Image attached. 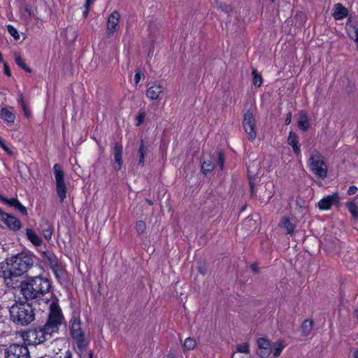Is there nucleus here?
Listing matches in <instances>:
<instances>
[{
  "instance_id": "nucleus-32",
  "label": "nucleus",
  "mask_w": 358,
  "mask_h": 358,
  "mask_svg": "<svg viewBox=\"0 0 358 358\" xmlns=\"http://www.w3.org/2000/svg\"><path fill=\"white\" fill-rule=\"evenodd\" d=\"M14 58H15V61L16 64L20 67L23 69L27 72H29V73L31 72V69L27 66V64L24 63V62L23 61L22 58L21 57V56L19 54L15 53L14 54Z\"/></svg>"
},
{
  "instance_id": "nucleus-59",
  "label": "nucleus",
  "mask_w": 358,
  "mask_h": 358,
  "mask_svg": "<svg viewBox=\"0 0 358 358\" xmlns=\"http://www.w3.org/2000/svg\"><path fill=\"white\" fill-rule=\"evenodd\" d=\"M89 357L90 358H93V353L92 352H90Z\"/></svg>"
},
{
  "instance_id": "nucleus-50",
  "label": "nucleus",
  "mask_w": 358,
  "mask_h": 358,
  "mask_svg": "<svg viewBox=\"0 0 358 358\" xmlns=\"http://www.w3.org/2000/svg\"><path fill=\"white\" fill-rule=\"evenodd\" d=\"M140 80H141V74H140V72L138 71L137 72H136V73L134 75V81H135L136 85L138 84Z\"/></svg>"
},
{
  "instance_id": "nucleus-5",
  "label": "nucleus",
  "mask_w": 358,
  "mask_h": 358,
  "mask_svg": "<svg viewBox=\"0 0 358 358\" xmlns=\"http://www.w3.org/2000/svg\"><path fill=\"white\" fill-rule=\"evenodd\" d=\"M53 335L43 326L24 331L22 337L28 345H36L50 339Z\"/></svg>"
},
{
  "instance_id": "nucleus-27",
  "label": "nucleus",
  "mask_w": 358,
  "mask_h": 358,
  "mask_svg": "<svg viewBox=\"0 0 358 358\" xmlns=\"http://www.w3.org/2000/svg\"><path fill=\"white\" fill-rule=\"evenodd\" d=\"M1 118L9 124H13L15 120V114L7 108H2L1 110Z\"/></svg>"
},
{
  "instance_id": "nucleus-17",
  "label": "nucleus",
  "mask_w": 358,
  "mask_h": 358,
  "mask_svg": "<svg viewBox=\"0 0 358 358\" xmlns=\"http://www.w3.org/2000/svg\"><path fill=\"white\" fill-rule=\"evenodd\" d=\"M42 257L45 264L50 268L55 267L56 265L61 262L57 256L52 252H43Z\"/></svg>"
},
{
  "instance_id": "nucleus-54",
  "label": "nucleus",
  "mask_w": 358,
  "mask_h": 358,
  "mask_svg": "<svg viewBox=\"0 0 358 358\" xmlns=\"http://www.w3.org/2000/svg\"><path fill=\"white\" fill-rule=\"evenodd\" d=\"M220 8H222V10H224L227 13L231 11V8L229 6H225L224 8V7H220Z\"/></svg>"
},
{
  "instance_id": "nucleus-23",
  "label": "nucleus",
  "mask_w": 358,
  "mask_h": 358,
  "mask_svg": "<svg viewBox=\"0 0 358 358\" xmlns=\"http://www.w3.org/2000/svg\"><path fill=\"white\" fill-rule=\"evenodd\" d=\"M26 235L28 240L35 246H41L42 244V239L32 229H26Z\"/></svg>"
},
{
  "instance_id": "nucleus-35",
  "label": "nucleus",
  "mask_w": 358,
  "mask_h": 358,
  "mask_svg": "<svg viewBox=\"0 0 358 358\" xmlns=\"http://www.w3.org/2000/svg\"><path fill=\"white\" fill-rule=\"evenodd\" d=\"M284 348H285V346L281 341H277L275 343V345L273 349V356L275 357H278L280 355V353Z\"/></svg>"
},
{
  "instance_id": "nucleus-14",
  "label": "nucleus",
  "mask_w": 358,
  "mask_h": 358,
  "mask_svg": "<svg viewBox=\"0 0 358 358\" xmlns=\"http://www.w3.org/2000/svg\"><path fill=\"white\" fill-rule=\"evenodd\" d=\"M257 344L258 346L257 354L262 358H267L271 353L269 341L264 338H260L257 340Z\"/></svg>"
},
{
  "instance_id": "nucleus-34",
  "label": "nucleus",
  "mask_w": 358,
  "mask_h": 358,
  "mask_svg": "<svg viewBox=\"0 0 358 358\" xmlns=\"http://www.w3.org/2000/svg\"><path fill=\"white\" fill-rule=\"evenodd\" d=\"M196 345V342L194 338L189 337L187 338L183 343V347L187 350H193Z\"/></svg>"
},
{
  "instance_id": "nucleus-30",
  "label": "nucleus",
  "mask_w": 358,
  "mask_h": 358,
  "mask_svg": "<svg viewBox=\"0 0 358 358\" xmlns=\"http://www.w3.org/2000/svg\"><path fill=\"white\" fill-rule=\"evenodd\" d=\"M313 322L312 320H306L301 327L303 334L305 336L309 335L313 329Z\"/></svg>"
},
{
  "instance_id": "nucleus-21",
  "label": "nucleus",
  "mask_w": 358,
  "mask_h": 358,
  "mask_svg": "<svg viewBox=\"0 0 358 358\" xmlns=\"http://www.w3.org/2000/svg\"><path fill=\"white\" fill-rule=\"evenodd\" d=\"M148 151V146L145 145L143 140H141L139 148L136 152V157L138 158V163L140 166H143L145 163V155Z\"/></svg>"
},
{
  "instance_id": "nucleus-58",
  "label": "nucleus",
  "mask_w": 358,
  "mask_h": 358,
  "mask_svg": "<svg viewBox=\"0 0 358 358\" xmlns=\"http://www.w3.org/2000/svg\"><path fill=\"white\" fill-rule=\"evenodd\" d=\"M3 62V57H2L1 53L0 52V63H1Z\"/></svg>"
},
{
  "instance_id": "nucleus-13",
  "label": "nucleus",
  "mask_w": 358,
  "mask_h": 358,
  "mask_svg": "<svg viewBox=\"0 0 358 358\" xmlns=\"http://www.w3.org/2000/svg\"><path fill=\"white\" fill-rule=\"evenodd\" d=\"M163 90L164 87L160 82H153L146 91V96L151 100H157L159 98Z\"/></svg>"
},
{
  "instance_id": "nucleus-60",
  "label": "nucleus",
  "mask_w": 358,
  "mask_h": 358,
  "mask_svg": "<svg viewBox=\"0 0 358 358\" xmlns=\"http://www.w3.org/2000/svg\"><path fill=\"white\" fill-rule=\"evenodd\" d=\"M275 0H271V3H274Z\"/></svg>"
},
{
  "instance_id": "nucleus-48",
  "label": "nucleus",
  "mask_w": 358,
  "mask_h": 358,
  "mask_svg": "<svg viewBox=\"0 0 358 358\" xmlns=\"http://www.w3.org/2000/svg\"><path fill=\"white\" fill-rule=\"evenodd\" d=\"M251 269L255 273H258L259 271V267L257 263H253L251 265Z\"/></svg>"
},
{
  "instance_id": "nucleus-56",
  "label": "nucleus",
  "mask_w": 358,
  "mask_h": 358,
  "mask_svg": "<svg viewBox=\"0 0 358 358\" xmlns=\"http://www.w3.org/2000/svg\"><path fill=\"white\" fill-rule=\"evenodd\" d=\"M353 357L354 358H358V348L354 351Z\"/></svg>"
},
{
  "instance_id": "nucleus-39",
  "label": "nucleus",
  "mask_w": 358,
  "mask_h": 358,
  "mask_svg": "<svg viewBox=\"0 0 358 358\" xmlns=\"http://www.w3.org/2000/svg\"><path fill=\"white\" fill-rule=\"evenodd\" d=\"M7 31L15 38V40L17 41L20 39L19 33L13 25H7Z\"/></svg>"
},
{
  "instance_id": "nucleus-33",
  "label": "nucleus",
  "mask_w": 358,
  "mask_h": 358,
  "mask_svg": "<svg viewBox=\"0 0 358 358\" xmlns=\"http://www.w3.org/2000/svg\"><path fill=\"white\" fill-rule=\"evenodd\" d=\"M252 76L254 85L256 87H260L262 84V77L259 74L257 69H252Z\"/></svg>"
},
{
  "instance_id": "nucleus-42",
  "label": "nucleus",
  "mask_w": 358,
  "mask_h": 358,
  "mask_svg": "<svg viewBox=\"0 0 358 358\" xmlns=\"http://www.w3.org/2000/svg\"><path fill=\"white\" fill-rule=\"evenodd\" d=\"M217 164H218L220 169L222 171L224 168V159L221 152H219V154H218Z\"/></svg>"
},
{
  "instance_id": "nucleus-20",
  "label": "nucleus",
  "mask_w": 358,
  "mask_h": 358,
  "mask_svg": "<svg viewBox=\"0 0 358 358\" xmlns=\"http://www.w3.org/2000/svg\"><path fill=\"white\" fill-rule=\"evenodd\" d=\"M288 144L292 146L293 152L298 157L301 155V149L299 146V139L296 134L293 131H290L289 133V136L287 138Z\"/></svg>"
},
{
  "instance_id": "nucleus-3",
  "label": "nucleus",
  "mask_w": 358,
  "mask_h": 358,
  "mask_svg": "<svg viewBox=\"0 0 358 358\" xmlns=\"http://www.w3.org/2000/svg\"><path fill=\"white\" fill-rule=\"evenodd\" d=\"M43 300L45 303L50 301L47 321L43 326L54 335L58 333L59 327L64 324V317L56 297H52L51 300L46 297Z\"/></svg>"
},
{
  "instance_id": "nucleus-9",
  "label": "nucleus",
  "mask_w": 358,
  "mask_h": 358,
  "mask_svg": "<svg viewBox=\"0 0 358 358\" xmlns=\"http://www.w3.org/2000/svg\"><path fill=\"white\" fill-rule=\"evenodd\" d=\"M243 127L247 134L248 140L253 141L257 137L256 120L252 113L250 110L247 111L244 115Z\"/></svg>"
},
{
  "instance_id": "nucleus-47",
  "label": "nucleus",
  "mask_w": 358,
  "mask_h": 358,
  "mask_svg": "<svg viewBox=\"0 0 358 358\" xmlns=\"http://www.w3.org/2000/svg\"><path fill=\"white\" fill-rule=\"evenodd\" d=\"M3 69H4V73L7 76L10 77L11 76V72H10V68H9L8 65L7 64V63H4Z\"/></svg>"
},
{
  "instance_id": "nucleus-1",
  "label": "nucleus",
  "mask_w": 358,
  "mask_h": 358,
  "mask_svg": "<svg viewBox=\"0 0 358 358\" xmlns=\"http://www.w3.org/2000/svg\"><path fill=\"white\" fill-rule=\"evenodd\" d=\"M50 280L48 278L37 275L30 277L27 281L22 282L20 294L27 301L40 300L50 294Z\"/></svg>"
},
{
  "instance_id": "nucleus-57",
  "label": "nucleus",
  "mask_w": 358,
  "mask_h": 358,
  "mask_svg": "<svg viewBox=\"0 0 358 358\" xmlns=\"http://www.w3.org/2000/svg\"><path fill=\"white\" fill-rule=\"evenodd\" d=\"M145 201H146V202L148 203V205H150V206H152V205H153V202H152L151 200H150V199H145Z\"/></svg>"
},
{
  "instance_id": "nucleus-44",
  "label": "nucleus",
  "mask_w": 358,
  "mask_h": 358,
  "mask_svg": "<svg viewBox=\"0 0 358 358\" xmlns=\"http://www.w3.org/2000/svg\"><path fill=\"white\" fill-rule=\"evenodd\" d=\"M255 164H257V165H259V162H252V166L251 164H249L248 166V174L250 176V177L252 176V175H255V171H252V166Z\"/></svg>"
},
{
  "instance_id": "nucleus-12",
  "label": "nucleus",
  "mask_w": 358,
  "mask_h": 358,
  "mask_svg": "<svg viewBox=\"0 0 358 358\" xmlns=\"http://www.w3.org/2000/svg\"><path fill=\"white\" fill-rule=\"evenodd\" d=\"M1 220L7 227L12 231H18L22 227L20 220L10 214L2 213Z\"/></svg>"
},
{
  "instance_id": "nucleus-4",
  "label": "nucleus",
  "mask_w": 358,
  "mask_h": 358,
  "mask_svg": "<svg viewBox=\"0 0 358 358\" xmlns=\"http://www.w3.org/2000/svg\"><path fill=\"white\" fill-rule=\"evenodd\" d=\"M7 265L10 266L15 277H19L27 273L33 266L31 257L26 253H19L7 259Z\"/></svg>"
},
{
  "instance_id": "nucleus-29",
  "label": "nucleus",
  "mask_w": 358,
  "mask_h": 358,
  "mask_svg": "<svg viewBox=\"0 0 358 358\" xmlns=\"http://www.w3.org/2000/svg\"><path fill=\"white\" fill-rule=\"evenodd\" d=\"M214 168L215 164L211 160L204 161L201 165V170L205 175L211 173Z\"/></svg>"
},
{
  "instance_id": "nucleus-49",
  "label": "nucleus",
  "mask_w": 358,
  "mask_h": 358,
  "mask_svg": "<svg viewBox=\"0 0 358 358\" xmlns=\"http://www.w3.org/2000/svg\"><path fill=\"white\" fill-rule=\"evenodd\" d=\"M291 121H292V113L289 112L287 114L285 123L286 125H288V124H289L291 123Z\"/></svg>"
},
{
  "instance_id": "nucleus-18",
  "label": "nucleus",
  "mask_w": 358,
  "mask_h": 358,
  "mask_svg": "<svg viewBox=\"0 0 358 358\" xmlns=\"http://www.w3.org/2000/svg\"><path fill=\"white\" fill-rule=\"evenodd\" d=\"M39 227L43 237L47 241H50L52 238V235L54 230L53 226L47 220H43L41 222Z\"/></svg>"
},
{
  "instance_id": "nucleus-8",
  "label": "nucleus",
  "mask_w": 358,
  "mask_h": 358,
  "mask_svg": "<svg viewBox=\"0 0 358 358\" xmlns=\"http://www.w3.org/2000/svg\"><path fill=\"white\" fill-rule=\"evenodd\" d=\"M53 171L56 181V190L60 201L64 202L66 197L67 187L64 182V173L62 167L56 164L53 166Z\"/></svg>"
},
{
  "instance_id": "nucleus-37",
  "label": "nucleus",
  "mask_w": 358,
  "mask_h": 358,
  "mask_svg": "<svg viewBox=\"0 0 358 358\" xmlns=\"http://www.w3.org/2000/svg\"><path fill=\"white\" fill-rule=\"evenodd\" d=\"M236 352L248 354L250 353V347L248 343H244L243 344H238L236 347Z\"/></svg>"
},
{
  "instance_id": "nucleus-43",
  "label": "nucleus",
  "mask_w": 358,
  "mask_h": 358,
  "mask_svg": "<svg viewBox=\"0 0 358 358\" xmlns=\"http://www.w3.org/2000/svg\"><path fill=\"white\" fill-rule=\"evenodd\" d=\"M91 3H92V2H90V1H86V2H85V10L83 11V16L85 17H87V15H88L89 10H90V7Z\"/></svg>"
},
{
  "instance_id": "nucleus-51",
  "label": "nucleus",
  "mask_w": 358,
  "mask_h": 358,
  "mask_svg": "<svg viewBox=\"0 0 358 358\" xmlns=\"http://www.w3.org/2000/svg\"><path fill=\"white\" fill-rule=\"evenodd\" d=\"M23 110H24V115L27 117H29V115H30V112L29 110H28L27 108V106L25 103H23V106H22Z\"/></svg>"
},
{
  "instance_id": "nucleus-41",
  "label": "nucleus",
  "mask_w": 358,
  "mask_h": 358,
  "mask_svg": "<svg viewBox=\"0 0 358 358\" xmlns=\"http://www.w3.org/2000/svg\"><path fill=\"white\" fill-rule=\"evenodd\" d=\"M144 118H145L144 112L139 113L138 115L136 117V124L137 126H140L143 123Z\"/></svg>"
},
{
  "instance_id": "nucleus-7",
  "label": "nucleus",
  "mask_w": 358,
  "mask_h": 358,
  "mask_svg": "<svg viewBox=\"0 0 358 358\" xmlns=\"http://www.w3.org/2000/svg\"><path fill=\"white\" fill-rule=\"evenodd\" d=\"M70 334L80 350L87 348L89 341L81 328V321L78 317H73L70 320Z\"/></svg>"
},
{
  "instance_id": "nucleus-31",
  "label": "nucleus",
  "mask_w": 358,
  "mask_h": 358,
  "mask_svg": "<svg viewBox=\"0 0 358 358\" xmlns=\"http://www.w3.org/2000/svg\"><path fill=\"white\" fill-rule=\"evenodd\" d=\"M348 35L355 41L357 45V50H358V27L355 26H350L348 29Z\"/></svg>"
},
{
  "instance_id": "nucleus-6",
  "label": "nucleus",
  "mask_w": 358,
  "mask_h": 358,
  "mask_svg": "<svg viewBox=\"0 0 358 358\" xmlns=\"http://www.w3.org/2000/svg\"><path fill=\"white\" fill-rule=\"evenodd\" d=\"M308 166L316 177L321 179H324L327 177V165L318 150H315L312 152L310 157L308 161Z\"/></svg>"
},
{
  "instance_id": "nucleus-52",
  "label": "nucleus",
  "mask_w": 358,
  "mask_h": 358,
  "mask_svg": "<svg viewBox=\"0 0 358 358\" xmlns=\"http://www.w3.org/2000/svg\"><path fill=\"white\" fill-rule=\"evenodd\" d=\"M18 103L21 105V106H23V103H25L24 101V96L22 93H20L19 94Z\"/></svg>"
},
{
  "instance_id": "nucleus-45",
  "label": "nucleus",
  "mask_w": 358,
  "mask_h": 358,
  "mask_svg": "<svg viewBox=\"0 0 358 358\" xmlns=\"http://www.w3.org/2000/svg\"><path fill=\"white\" fill-rule=\"evenodd\" d=\"M0 147L8 154L10 155L11 154V151L8 148V147L5 144L4 141H2L1 142H0Z\"/></svg>"
},
{
  "instance_id": "nucleus-46",
  "label": "nucleus",
  "mask_w": 358,
  "mask_h": 358,
  "mask_svg": "<svg viewBox=\"0 0 358 358\" xmlns=\"http://www.w3.org/2000/svg\"><path fill=\"white\" fill-rule=\"evenodd\" d=\"M357 190H358V189L356 186H350L348 190V194L349 195H353V194H356Z\"/></svg>"
},
{
  "instance_id": "nucleus-26",
  "label": "nucleus",
  "mask_w": 358,
  "mask_h": 358,
  "mask_svg": "<svg viewBox=\"0 0 358 358\" xmlns=\"http://www.w3.org/2000/svg\"><path fill=\"white\" fill-rule=\"evenodd\" d=\"M298 127L304 131H307L310 127L309 119L306 113L300 114L298 120Z\"/></svg>"
},
{
  "instance_id": "nucleus-10",
  "label": "nucleus",
  "mask_w": 358,
  "mask_h": 358,
  "mask_svg": "<svg viewBox=\"0 0 358 358\" xmlns=\"http://www.w3.org/2000/svg\"><path fill=\"white\" fill-rule=\"evenodd\" d=\"M6 358H30L27 346L21 344H12L5 350Z\"/></svg>"
},
{
  "instance_id": "nucleus-15",
  "label": "nucleus",
  "mask_w": 358,
  "mask_h": 358,
  "mask_svg": "<svg viewBox=\"0 0 358 358\" xmlns=\"http://www.w3.org/2000/svg\"><path fill=\"white\" fill-rule=\"evenodd\" d=\"M119 23L120 13L117 10H114L109 15L106 22V28L108 35H111L117 31Z\"/></svg>"
},
{
  "instance_id": "nucleus-53",
  "label": "nucleus",
  "mask_w": 358,
  "mask_h": 358,
  "mask_svg": "<svg viewBox=\"0 0 358 358\" xmlns=\"http://www.w3.org/2000/svg\"><path fill=\"white\" fill-rule=\"evenodd\" d=\"M64 358H73V355L70 350L66 352Z\"/></svg>"
},
{
  "instance_id": "nucleus-22",
  "label": "nucleus",
  "mask_w": 358,
  "mask_h": 358,
  "mask_svg": "<svg viewBox=\"0 0 358 358\" xmlns=\"http://www.w3.org/2000/svg\"><path fill=\"white\" fill-rule=\"evenodd\" d=\"M14 276V273L12 272L11 267L9 265H7V268L3 270H0V278H2L4 280V282L7 286H13L12 278Z\"/></svg>"
},
{
  "instance_id": "nucleus-24",
  "label": "nucleus",
  "mask_w": 358,
  "mask_h": 358,
  "mask_svg": "<svg viewBox=\"0 0 358 358\" xmlns=\"http://www.w3.org/2000/svg\"><path fill=\"white\" fill-rule=\"evenodd\" d=\"M51 270L58 281L62 282L66 279V273L62 264V262L56 265L55 267L52 268Z\"/></svg>"
},
{
  "instance_id": "nucleus-55",
  "label": "nucleus",
  "mask_w": 358,
  "mask_h": 358,
  "mask_svg": "<svg viewBox=\"0 0 358 358\" xmlns=\"http://www.w3.org/2000/svg\"><path fill=\"white\" fill-rule=\"evenodd\" d=\"M250 187L251 194H254V184L252 182H250Z\"/></svg>"
},
{
  "instance_id": "nucleus-25",
  "label": "nucleus",
  "mask_w": 358,
  "mask_h": 358,
  "mask_svg": "<svg viewBox=\"0 0 358 358\" xmlns=\"http://www.w3.org/2000/svg\"><path fill=\"white\" fill-rule=\"evenodd\" d=\"M279 227L285 229L288 234H292L296 228V225L293 224L288 217H283L281 219L279 223Z\"/></svg>"
},
{
  "instance_id": "nucleus-2",
  "label": "nucleus",
  "mask_w": 358,
  "mask_h": 358,
  "mask_svg": "<svg viewBox=\"0 0 358 358\" xmlns=\"http://www.w3.org/2000/svg\"><path fill=\"white\" fill-rule=\"evenodd\" d=\"M10 320L20 326H27L35 320V313L28 303H15L9 310Z\"/></svg>"
},
{
  "instance_id": "nucleus-40",
  "label": "nucleus",
  "mask_w": 358,
  "mask_h": 358,
  "mask_svg": "<svg viewBox=\"0 0 358 358\" xmlns=\"http://www.w3.org/2000/svg\"><path fill=\"white\" fill-rule=\"evenodd\" d=\"M14 208L19 210L24 215H27V208L19 201L16 203Z\"/></svg>"
},
{
  "instance_id": "nucleus-11",
  "label": "nucleus",
  "mask_w": 358,
  "mask_h": 358,
  "mask_svg": "<svg viewBox=\"0 0 358 358\" xmlns=\"http://www.w3.org/2000/svg\"><path fill=\"white\" fill-rule=\"evenodd\" d=\"M340 201V196L337 192L323 197L317 203V207L322 210H329L333 206L338 205Z\"/></svg>"
},
{
  "instance_id": "nucleus-36",
  "label": "nucleus",
  "mask_w": 358,
  "mask_h": 358,
  "mask_svg": "<svg viewBox=\"0 0 358 358\" xmlns=\"http://www.w3.org/2000/svg\"><path fill=\"white\" fill-rule=\"evenodd\" d=\"M0 201L14 208L16 203L18 201V199L16 198L7 199L3 195H0Z\"/></svg>"
},
{
  "instance_id": "nucleus-28",
  "label": "nucleus",
  "mask_w": 358,
  "mask_h": 358,
  "mask_svg": "<svg viewBox=\"0 0 358 358\" xmlns=\"http://www.w3.org/2000/svg\"><path fill=\"white\" fill-rule=\"evenodd\" d=\"M346 207L354 219L358 220V206L354 201L346 203Z\"/></svg>"
},
{
  "instance_id": "nucleus-19",
  "label": "nucleus",
  "mask_w": 358,
  "mask_h": 358,
  "mask_svg": "<svg viewBox=\"0 0 358 358\" xmlns=\"http://www.w3.org/2000/svg\"><path fill=\"white\" fill-rule=\"evenodd\" d=\"M113 155L116 163L115 169L120 170L122 164V146L118 143H116L114 145Z\"/></svg>"
},
{
  "instance_id": "nucleus-16",
  "label": "nucleus",
  "mask_w": 358,
  "mask_h": 358,
  "mask_svg": "<svg viewBox=\"0 0 358 358\" xmlns=\"http://www.w3.org/2000/svg\"><path fill=\"white\" fill-rule=\"evenodd\" d=\"M348 15V10L341 3H336L332 9V15L336 20H341Z\"/></svg>"
},
{
  "instance_id": "nucleus-38",
  "label": "nucleus",
  "mask_w": 358,
  "mask_h": 358,
  "mask_svg": "<svg viewBox=\"0 0 358 358\" xmlns=\"http://www.w3.org/2000/svg\"><path fill=\"white\" fill-rule=\"evenodd\" d=\"M146 229V225L145 222L142 220H139L136 224V230L138 234L141 235L143 234Z\"/></svg>"
}]
</instances>
